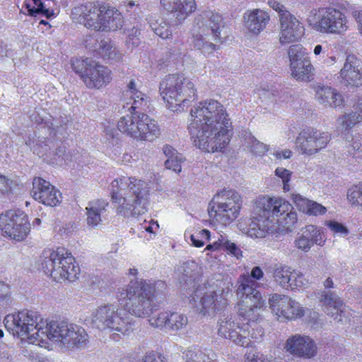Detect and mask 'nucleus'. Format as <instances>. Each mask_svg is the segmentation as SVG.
<instances>
[{
    "label": "nucleus",
    "instance_id": "f257e3e1",
    "mask_svg": "<svg viewBox=\"0 0 362 362\" xmlns=\"http://www.w3.org/2000/svg\"><path fill=\"white\" fill-rule=\"evenodd\" d=\"M165 284L163 281H131L126 288L117 291V299L126 311L116 305L107 304L95 309L91 314L92 324L101 330L129 335L134 328V321L129 316L149 317L159 308Z\"/></svg>",
    "mask_w": 362,
    "mask_h": 362
},
{
    "label": "nucleus",
    "instance_id": "f03ea898",
    "mask_svg": "<svg viewBox=\"0 0 362 362\" xmlns=\"http://www.w3.org/2000/svg\"><path fill=\"white\" fill-rule=\"evenodd\" d=\"M263 276L264 272L259 267H253L250 276H240L237 289V295L240 298L238 303V316L219 320V336L243 347L252 346L262 339L264 332L256 322L265 308V300L255 288L257 283L252 279L260 280Z\"/></svg>",
    "mask_w": 362,
    "mask_h": 362
},
{
    "label": "nucleus",
    "instance_id": "7ed1b4c3",
    "mask_svg": "<svg viewBox=\"0 0 362 362\" xmlns=\"http://www.w3.org/2000/svg\"><path fill=\"white\" fill-rule=\"evenodd\" d=\"M230 128L229 115L218 100H206L191 109L188 130L196 136L195 146L205 152L222 151L230 141Z\"/></svg>",
    "mask_w": 362,
    "mask_h": 362
},
{
    "label": "nucleus",
    "instance_id": "20e7f679",
    "mask_svg": "<svg viewBox=\"0 0 362 362\" xmlns=\"http://www.w3.org/2000/svg\"><path fill=\"white\" fill-rule=\"evenodd\" d=\"M110 189L112 201L117 204L119 216L129 218L147 212L150 186L146 180L133 176H122L111 182Z\"/></svg>",
    "mask_w": 362,
    "mask_h": 362
},
{
    "label": "nucleus",
    "instance_id": "39448f33",
    "mask_svg": "<svg viewBox=\"0 0 362 362\" xmlns=\"http://www.w3.org/2000/svg\"><path fill=\"white\" fill-rule=\"evenodd\" d=\"M309 26L320 35L345 36L352 27L349 16L334 6L313 9L308 18Z\"/></svg>",
    "mask_w": 362,
    "mask_h": 362
},
{
    "label": "nucleus",
    "instance_id": "423d86ee",
    "mask_svg": "<svg viewBox=\"0 0 362 362\" xmlns=\"http://www.w3.org/2000/svg\"><path fill=\"white\" fill-rule=\"evenodd\" d=\"M222 21L219 13L211 11L204 12L200 18H197L192 29V43L204 54H211L217 49L215 42H221Z\"/></svg>",
    "mask_w": 362,
    "mask_h": 362
},
{
    "label": "nucleus",
    "instance_id": "0eeeda50",
    "mask_svg": "<svg viewBox=\"0 0 362 362\" xmlns=\"http://www.w3.org/2000/svg\"><path fill=\"white\" fill-rule=\"evenodd\" d=\"M5 327L13 336L27 337L28 342L40 345L45 337H38L40 331L47 328L48 322L44 321L37 312L22 310L16 314L8 315L4 319Z\"/></svg>",
    "mask_w": 362,
    "mask_h": 362
},
{
    "label": "nucleus",
    "instance_id": "6e6552de",
    "mask_svg": "<svg viewBox=\"0 0 362 362\" xmlns=\"http://www.w3.org/2000/svg\"><path fill=\"white\" fill-rule=\"evenodd\" d=\"M255 214L264 216V218L274 221L276 224L286 229L293 227L297 222V214L292 205L281 197L261 196L254 202Z\"/></svg>",
    "mask_w": 362,
    "mask_h": 362
},
{
    "label": "nucleus",
    "instance_id": "1a4fd4ad",
    "mask_svg": "<svg viewBox=\"0 0 362 362\" xmlns=\"http://www.w3.org/2000/svg\"><path fill=\"white\" fill-rule=\"evenodd\" d=\"M45 337L44 344L47 340L61 343L68 348H81L88 341V335L81 326L66 321H51L47 328L40 331L38 337Z\"/></svg>",
    "mask_w": 362,
    "mask_h": 362
},
{
    "label": "nucleus",
    "instance_id": "9d476101",
    "mask_svg": "<svg viewBox=\"0 0 362 362\" xmlns=\"http://www.w3.org/2000/svg\"><path fill=\"white\" fill-rule=\"evenodd\" d=\"M43 272L56 281H74L78 278L80 269L73 255L64 247L50 252L42 262Z\"/></svg>",
    "mask_w": 362,
    "mask_h": 362
},
{
    "label": "nucleus",
    "instance_id": "9b49d317",
    "mask_svg": "<svg viewBox=\"0 0 362 362\" xmlns=\"http://www.w3.org/2000/svg\"><path fill=\"white\" fill-rule=\"evenodd\" d=\"M241 204V197L235 191L221 190L214 196L209 204V215L216 223L226 226L238 217Z\"/></svg>",
    "mask_w": 362,
    "mask_h": 362
},
{
    "label": "nucleus",
    "instance_id": "f8f14e48",
    "mask_svg": "<svg viewBox=\"0 0 362 362\" xmlns=\"http://www.w3.org/2000/svg\"><path fill=\"white\" fill-rule=\"evenodd\" d=\"M30 231L28 216L21 210H8L0 214V232L16 242L24 240Z\"/></svg>",
    "mask_w": 362,
    "mask_h": 362
},
{
    "label": "nucleus",
    "instance_id": "ddd939ff",
    "mask_svg": "<svg viewBox=\"0 0 362 362\" xmlns=\"http://www.w3.org/2000/svg\"><path fill=\"white\" fill-rule=\"evenodd\" d=\"M74 71L89 88H100L103 85L110 82L111 71L106 66L98 64V62L88 60L76 59L72 63Z\"/></svg>",
    "mask_w": 362,
    "mask_h": 362
},
{
    "label": "nucleus",
    "instance_id": "4468645a",
    "mask_svg": "<svg viewBox=\"0 0 362 362\" xmlns=\"http://www.w3.org/2000/svg\"><path fill=\"white\" fill-rule=\"evenodd\" d=\"M269 305L272 313L281 322L299 319L304 316L308 310L290 296L278 293L270 296Z\"/></svg>",
    "mask_w": 362,
    "mask_h": 362
},
{
    "label": "nucleus",
    "instance_id": "2eb2a0df",
    "mask_svg": "<svg viewBox=\"0 0 362 362\" xmlns=\"http://www.w3.org/2000/svg\"><path fill=\"white\" fill-rule=\"evenodd\" d=\"M331 140V134L316 129L301 132L296 138V145L301 153L313 156L325 148Z\"/></svg>",
    "mask_w": 362,
    "mask_h": 362
},
{
    "label": "nucleus",
    "instance_id": "dca6fc26",
    "mask_svg": "<svg viewBox=\"0 0 362 362\" xmlns=\"http://www.w3.org/2000/svg\"><path fill=\"white\" fill-rule=\"evenodd\" d=\"M284 349L291 355L304 359L315 358L318 353L317 342L309 335L295 334L285 341Z\"/></svg>",
    "mask_w": 362,
    "mask_h": 362
},
{
    "label": "nucleus",
    "instance_id": "f3484780",
    "mask_svg": "<svg viewBox=\"0 0 362 362\" xmlns=\"http://www.w3.org/2000/svg\"><path fill=\"white\" fill-rule=\"evenodd\" d=\"M106 6L94 1H88L74 8L72 14L78 21L86 28L100 30L102 18Z\"/></svg>",
    "mask_w": 362,
    "mask_h": 362
},
{
    "label": "nucleus",
    "instance_id": "a211bd4d",
    "mask_svg": "<svg viewBox=\"0 0 362 362\" xmlns=\"http://www.w3.org/2000/svg\"><path fill=\"white\" fill-rule=\"evenodd\" d=\"M304 33L303 24L293 13H286L279 19V41L281 45L298 42Z\"/></svg>",
    "mask_w": 362,
    "mask_h": 362
},
{
    "label": "nucleus",
    "instance_id": "6ab92c4d",
    "mask_svg": "<svg viewBox=\"0 0 362 362\" xmlns=\"http://www.w3.org/2000/svg\"><path fill=\"white\" fill-rule=\"evenodd\" d=\"M320 301L325 312L334 320L343 322L349 320L351 310L335 293L322 291L320 296Z\"/></svg>",
    "mask_w": 362,
    "mask_h": 362
},
{
    "label": "nucleus",
    "instance_id": "aec40b11",
    "mask_svg": "<svg viewBox=\"0 0 362 362\" xmlns=\"http://www.w3.org/2000/svg\"><path fill=\"white\" fill-rule=\"evenodd\" d=\"M338 78L345 86H362V61L354 54L347 55Z\"/></svg>",
    "mask_w": 362,
    "mask_h": 362
},
{
    "label": "nucleus",
    "instance_id": "412c9836",
    "mask_svg": "<svg viewBox=\"0 0 362 362\" xmlns=\"http://www.w3.org/2000/svg\"><path fill=\"white\" fill-rule=\"evenodd\" d=\"M31 194L35 200L49 206H57L62 198L57 189L41 177L33 179Z\"/></svg>",
    "mask_w": 362,
    "mask_h": 362
},
{
    "label": "nucleus",
    "instance_id": "4be33fe9",
    "mask_svg": "<svg viewBox=\"0 0 362 362\" xmlns=\"http://www.w3.org/2000/svg\"><path fill=\"white\" fill-rule=\"evenodd\" d=\"M181 79L178 75H170L160 84V91L166 107L173 112H177L181 105Z\"/></svg>",
    "mask_w": 362,
    "mask_h": 362
},
{
    "label": "nucleus",
    "instance_id": "5701e85b",
    "mask_svg": "<svg viewBox=\"0 0 362 362\" xmlns=\"http://www.w3.org/2000/svg\"><path fill=\"white\" fill-rule=\"evenodd\" d=\"M255 214L254 208L252 209V216L248 221L247 223L239 224V229L247 236L252 238H263L270 231L272 232L274 228V221L269 218H264V216Z\"/></svg>",
    "mask_w": 362,
    "mask_h": 362
},
{
    "label": "nucleus",
    "instance_id": "b1692460",
    "mask_svg": "<svg viewBox=\"0 0 362 362\" xmlns=\"http://www.w3.org/2000/svg\"><path fill=\"white\" fill-rule=\"evenodd\" d=\"M270 20L269 12L261 8L249 9L243 14L244 27L254 36H258L267 28Z\"/></svg>",
    "mask_w": 362,
    "mask_h": 362
},
{
    "label": "nucleus",
    "instance_id": "393cba45",
    "mask_svg": "<svg viewBox=\"0 0 362 362\" xmlns=\"http://www.w3.org/2000/svg\"><path fill=\"white\" fill-rule=\"evenodd\" d=\"M313 88L315 93V98L320 104L334 108L343 105L344 98L334 88L320 84L315 85Z\"/></svg>",
    "mask_w": 362,
    "mask_h": 362
},
{
    "label": "nucleus",
    "instance_id": "a878e982",
    "mask_svg": "<svg viewBox=\"0 0 362 362\" xmlns=\"http://www.w3.org/2000/svg\"><path fill=\"white\" fill-rule=\"evenodd\" d=\"M141 113L134 112L132 115L122 117L117 122V129L119 132L132 139H141Z\"/></svg>",
    "mask_w": 362,
    "mask_h": 362
},
{
    "label": "nucleus",
    "instance_id": "bb28decb",
    "mask_svg": "<svg viewBox=\"0 0 362 362\" xmlns=\"http://www.w3.org/2000/svg\"><path fill=\"white\" fill-rule=\"evenodd\" d=\"M291 199L298 211L308 216H320L325 214L327 208L321 204L307 199L300 194H292Z\"/></svg>",
    "mask_w": 362,
    "mask_h": 362
},
{
    "label": "nucleus",
    "instance_id": "cd10ccee",
    "mask_svg": "<svg viewBox=\"0 0 362 362\" xmlns=\"http://www.w3.org/2000/svg\"><path fill=\"white\" fill-rule=\"evenodd\" d=\"M109 203L104 199L91 201L86 206L87 223L96 228L102 224L101 214L106 211Z\"/></svg>",
    "mask_w": 362,
    "mask_h": 362
},
{
    "label": "nucleus",
    "instance_id": "c85d7f7f",
    "mask_svg": "<svg viewBox=\"0 0 362 362\" xmlns=\"http://www.w3.org/2000/svg\"><path fill=\"white\" fill-rule=\"evenodd\" d=\"M141 139L139 140L152 141L160 135V128L157 122L148 115L141 113Z\"/></svg>",
    "mask_w": 362,
    "mask_h": 362
},
{
    "label": "nucleus",
    "instance_id": "c756f323",
    "mask_svg": "<svg viewBox=\"0 0 362 362\" xmlns=\"http://www.w3.org/2000/svg\"><path fill=\"white\" fill-rule=\"evenodd\" d=\"M102 31H114L122 27L123 18L117 10L106 6L101 23Z\"/></svg>",
    "mask_w": 362,
    "mask_h": 362
},
{
    "label": "nucleus",
    "instance_id": "7c9ffc66",
    "mask_svg": "<svg viewBox=\"0 0 362 362\" xmlns=\"http://www.w3.org/2000/svg\"><path fill=\"white\" fill-rule=\"evenodd\" d=\"M202 308L201 312L204 314L208 310H218L226 305L227 300L222 294H218L214 291L206 292L200 301Z\"/></svg>",
    "mask_w": 362,
    "mask_h": 362
},
{
    "label": "nucleus",
    "instance_id": "2f4dec72",
    "mask_svg": "<svg viewBox=\"0 0 362 362\" xmlns=\"http://www.w3.org/2000/svg\"><path fill=\"white\" fill-rule=\"evenodd\" d=\"M290 69L292 76L300 81H310L314 71V67L310 59L300 61V63L291 66Z\"/></svg>",
    "mask_w": 362,
    "mask_h": 362
},
{
    "label": "nucleus",
    "instance_id": "473e14b6",
    "mask_svg": "<svg viewBox=\"0 0 362 362\" xmlns=\"http://www.w3.org/2000/svg\"><path fill=\"white\" fill-rule=\"evenodd\" d=\"M312 245L323 247L327 241V236L322 228L315 225L309 224L301 228Z\"/></svg>",
    "mask_w": 362,
    "mask_h": 362
},
{
    "label": "nucleus",
    "instance_id": "72a5a7b5",
    "mask_svg": "<svg viewBox=\"0 0 362 362\" xmlns=\"http://www.w3.org/2000/svg\"><path fill=\"white\" fill-rule=\"evenodd\" d=\"M244 145L255 156L262 157L269 151V146L258 141L251 133L246 132L244 136Z\"/></svg>",
    "mask_w": 362,
    "mask_h": 362
},
{
    "label": "nucleus",
    "instance_id": "f704fd0d",
    "mask_svg": "<svg viewBox=\"0 0 362 362\" xmlns=\"http://www.w3.org/2000/svg\"><path fill=\"white\" fill-rule=\"evenodd\" d=\"M292 268L285 264L276 265L273 272V278L274 281L282 288L286 289L288 284L290 276H291Z\"/></svg>",
    "mask_w": 362,
    "mask_h": 362
},
{
    "label": "nucleus",
    "instance_id": "c9c22d12",
    "mask_svg": "<svg viewBox=\"0 0 362 362\" xmlns=\"http://www.w3.org/2000/svg\"><path fill=\"white\" fill-rule=\"evenodd\" d=\"M362 121V115L357 112L344 113L338 117L337 123L338 128L347 131L352 129Z\"/></svg>",
    "mask_w": 362,
    "mask_h": 362
},
{
    "label": "nucleus",
    "instance_id": "e433bc0d",
    "mask_svg": "<svg viewBox=\"0 0 362 362\" xmlns=\"http://www.w3.org/2000/svg\"><path fill=\"white\" fill-rule=\"evenodd\" d=\"M25 6L28 8V13L32 16H36L38 13H42L47 18H50L54 13L49 9L45 8L41 0H25Z\"/></svg>",
    "mask_w": 362,
    "mask_h": 362
},
{
    "label": "nucleus",
    "instance_id": "4c0bfd02",
    "mask_svg": "<svg viewBox=\"0 0 362 362\" xmlns=\"http://www.w3.org/2000/svg\"><path fill=\"white\" fill-rule=\"evenodd\" d=\"M290 66L295 65V64L300 63L305 59H310L307 54L306 49L302 45L296 44L291 45L288 51Z\"/></svg>",
    "mask_w": 362,
    "mask_h": 362
},
{
    "label": "nucleus",
    "instance_id": "58836bf2",
    "mask_svg": "<svg viewBox=\"0 0 362 362\" xmlns=\"http://www.w3.org/2000/svg\"><path fill=\"white\" fill-rule=\"evenodd\" d=\"M346 198L352 206L362 210V182L351 187L347 191Z\"/></svg>",
    "mask_w": 362,
    "mask_h": 362
},
{
    "label": "nucleus",
    "instance_id": "ea45409f",
    "mask_svg": "<svg viewBox=\"0 0 362 362\" xmlns=\"http://www.w3.org/2000/svg\"><path fill=\"white\" fill-rule=\"evenodd\" d=\"M308 284V280L301 272L292 269L288 282L290 285L285 290L300 289L306 287Z\"/></svg>",
    "mask_w": 362,
    "mask_h": 362
},
{
    "label": "nucleus",
    "instance_id": "a19ab883",
    "mask_svg": "<svg viewBox=\"0 0 362 362\" xmlns=\"http://www.w3.org/2000/svg\"><path fill=\"white\" fill-rule=\"evenodd\" d=\"M185 238L186 241H188L189 239L192 243V245L197 247H203L206 243L210 240L211 233L207 229H202L194 234L189 235V237L185 233Z\"/></svg>",
    "mask_w": 362,
    "mask_h": 362
},
{
    "label": "nucleus",
    "instance_id": "79ce46f5",
    "mask_svg": "<svg viewBox=\"0 0 362 362\" xmlns=\"http://www.w3.org/2000/svg\"><path fill=\"white\" fill-rule=\"evenodd\" d=\"M293 173L285 168L277 167L274 170V176L278 181H280L283 185V189L284 192H288L291 189L290 181Z\"/></svg>",
    "mask_w": 362,
    "mask_h": 362
},
{
    "label": "nucleus",
    "instance_id": "37998d69",
    "mask_svg": "<svg viewBox=\"0 0 362 362\" xmlns=\"http://www.w3.org/2000/svg\"><path fill=\"white\" fill-rule=\"evenodd\" d=\"M130 100H132L130 109L135 112L136 109L144 110L148 107V97L141 91L136 92L132 95H129Z\"/></svg>",
    "mask_w": 362,
    "mask_h": 362
},
{
    "label": "nucleus",
    "instance_id": "c03bdc74",
    "mask_svg": "<svg viewBox=\"0 0 362 362\" xmlns=\"http://www.w3.org/2000/svg\"><path fill=\"white\" fill-rule=\"evenodd\" d=\"M182 96H185L182 103L186 101L194 100L197 98V89L192 81L186 79L182 81Z\"/></svg>",
    "mask_w": 362,
    "mask_h": 362
},
{
    "label": "nucleus",
    "instance_id": "a18cd8bd",
    "mask_svg": "<svg viewBox=\"0 0 362 362\" xmlns=\"http://www.w3.org/2000/svg\"><path fill=\"white\" fill-rule=\"evenodd\" d=\"M293 245L296 248L303 252H309L313 246L311 242L308 239L305 233L301 230L298 233L293 242Z\"/></svg>",
    "mask_w": 362,
    "mask_h": 362
},
{
    "label": "nucleus",
    "instance_id": "49530a36",
    "mask_svg": "<svg viewBox=\"0 0 362 362\" xmlns=\"http://www.w3.org/2000/svg\"><path fill=\"white\" fill-rule=\"evenodd\" d=\"M167 331H177L181 327V314L179 312L168 313Z\"/></svg>",
    "mask_w": 362,
    "mask_h": 362
},
{
    "label": "nucleus",
    "instance_id": "de8ad7c7",
    "mask_svg": "<svg viewBox=\"0 0 362 362\" xmlns=\"http://www.w3.org/2000/svg\"><path fill=\"white\" fill-rule=\"evenodd\" d=\"M200 267L194 261L187 262L183 265L184 275L195 281L199 274Z\"/></svg>",
    "mask_w": 362,
    "mask_h": 362
},
{
    "label": "nucleus",
    "instance_id": "09e8293b",
    "mask_svg": "<svg viewBox=\"0 0 362 362\" xmlns=\"http://www.w3.org/2000/svg\"><path fill=\"white\" fill-rule=\"evenodd\" d=\"M168 312L160 313L157 316L152 317L148 320L151 327L167 330Z\"/></svg>",
    "mask_w": 362,
    "mask_h": 362
},
{
    "label": "nucleus",
    "instance_id": "8fccbe9b",
    "mask_svg": "<svg viewBox=\"0 0 362 362\" xmlns=\"http://www.w3.org/2000/svg\"><path fill=\"white\" fill-rule=\"evenodd\" d=\"M224 243L223 250L226 251L228 255L235 257L237 259L243 257V252L236 244L232 243L227 238Z\"/></svg>",
    "mask_w": 362,
    "mask_h": 362
},
{
    "label": "nucleus",
    "instance_id": "3c124183",
    "mask_svg": "<svg viewBox=\"0 0 362 362\" xmlns=\"http://www.w3.org/2000/svg\"><path fill=\"white\" fill-rule=\"evenodd\" d=\"M350 151L353 157H354L358 162L362 160V141L359 137L354 138L351 144Z\"/></svg>",
    "mask_w": 362,
    "mask_h": 362
},
{
    "label": "nucleus",
    "instance_id": "603ef678",
    "mask_svg": "<svg viewBox=\"0 0 362 362\" xmlns=\"http://www.w3.org/2000/svg\"><path fill=\"white\" fill-rule=\"evenodd\" d=\"M326 226H327L334 233H337L343 236L346 235L349 233V230L346 227L339 222L328 221L326 222Z\"/></svg>",
    "mask_w": 362,
    "mask_h": 362
},
{
    "label": "nucleus",
    "instance_id": "864d4df0",
    "mask_svg": "<svg viewBox=\"0 0 362 362\" xmlns=\"http://www.w3.org/2000/svg\"><path fill=\"white\" fill-rule=\"evenodd\" d=\"M267 5L278 13L279 19L286 16V13H291L286 9L284 5L276 0H269L267 1Z\"/></svg>",
    "mask_w": 362,
    "mask_h": 362
},
{
    "label": "nucleus",
    "instance_id": "5fc2aeb1",
    "mask_svg": "<svg viewBox=\"0 0 362 362\" xmlns=\"http://www.w3.org/2000/svg\"><path fill=\"white\" fill-rule=\"evenodd\" d=\"M226 239V237L220 235L217 240H215L213 243L207 244L203 252L223 250Z\"/></svg>",
    "mask_w": 362,
    "mask_h": 362
},
{
    "label": "nucleus",
    "instance_id": "6e6d98bb",
    "mask_svg": "<svg viewBox=\"0 0 362 362\" xmlns=\"http://www.w3.org/2000/svg\"><path fill=\"white\" fill-rule=\"evenodd\" d=\"M165 165L166 168L173 170L175 172L180 173L181 171V162L177 158V156H175V158L169 157L165 160Z\"/></svg>",
    "mask_w": 362,
    "mask_h": 362
},
{
    "label": "nucleus",
    "instance_id": "4d7b16f0",
    "mask_svg": "<svg viewBox=\"0 0 362 362\" xmlns=\"http://www.w3.org/2000/svg\"><path fill=\"white\" fill-rule=\"evenodd\" d=\"M197 4L194 0H182V16H187L195 11Z\"/></svg>",
    "mask_w": 362,
    "mask_h": 362
},
{
    "label": "nucleus",
    "instance_id": "13d9d810",
    "mask_svg": "<svg viewBox=\"0 0 362 362\" xmlns=\"http://www.w3.org/2000/svg\"><path fill=\"white\" fill-rule=\"evenodd\" d=\"M246 362H274L272 356H268L262 353H256L252 354L251 357L247 358Z\"/></svg>",
    "mask_w": 362,
    "mask_h": 362
},
{
    "label": "nucleus",
    "instance_id": "bf43d9fd",
    "mask_svg": "<svg viewBox=\"0 0 362 362\" xmlns=\"http://www.w3.org/2000/svg\"><path fill=\"white\" fill-rule=\"evenodd\" d=\"M271 154L277 160L289 159L293 155L292 151L289 149H276Z\"/></svg>",
    "mask_w": 362,
    "mask_h": 362
},
{
    "label": "nucleus",
    "instance_id": "052dcab7",
    "mask_svg": "<svg viewBox=\"0 0 362 362\" xmlns=\"http://www.w3.org/2000/svg\"><path fill=\"white\" fill-rule=\"evenodd\" d=\"M143 362H168L165 358L160 354H156L154 353H149L146 354Z\"/></svg>",
    "mask_w": 362,
    "mask_h": 362
},
{
    "label": "nucleus",
    "instance_id": "680f3d73",
    "mask_svg": "<svg viewBox=\"0 0 362 362\" xmlns=\"http://www.w3.org/2000/svg\"><path fill=\"white\" fill-rule=\"evenodd\" d=\"M106 49H111V52H106V57L112 59L115 61H119L122 58V54L120 53L115 47L112 45H108Z\"/></svg>",
    "mask_w": 362,
    "mask_h": 362
},
{
    "label": "nucleus",
    "instance_id": "e2e57ef3",
    "mask_svg": "<svg viewBox=\"0 0 362 362\" xmlns=\"http://www.w3.org/2000/svg\"><path fill=\"white\" fill-rule=\"evenodd\" d=\"M11 181L0 175V192H8L11 189Z\"/></svg>",
    "mask_w": 362,
    "mask_h": 362
},
{
    "label": "nucleus",
    "instance_id": "0e129e2a",
    "mask_svg": "<svg viewBox=\"0 0 362 362\" xmlns=\"http://www.w3.org/2000/svg\"><path fill=\"white\" fill-rule=\"evenodd\" d=\"M139 90L137 88L136 83L134 79L130 80L129 83L127 85V95H132V94H134L136 92H139Z\"/></svg>",
    "mask_w": 362,
    "mask_h": 362
},
{
    "label": "nucleus",
    "instance_id": "69168bd1",
    "mask_svg": "<svg viewBox=\"0 0 362 362\" xmlns=\"http://www.w3.org/2000/svg\"><path fill=\"white\" fill-rule=\"evenodd\" d=\"M163 153L168 157V158L169 157L175 158V156H177V152L176 151V150L168 145H166L163 147Z\"/></svg>",
    "mask_w": 362,
    "mask_h": 362
},
{
    "label": "nucleus",
    "instance_id": "338daca9",
    "mask_svg": "<svg viewBox=\"0 0 362 362\" xmlns=\"http://www.w3.org/2000/svg\"><path fill=\"white\" fill-rule=\"evenodd\" d=\"M30 119L35 123L40 124L44 120V115L40 112L36 110L30 115Z\"/></svg>",
    "mask_w": 362,
    "mask_h": 362
},
{
    "label": "nucleus",
    "instance_id": "774afa93",
    "mask_svg": "<svg viewBox=\"0 0 362 362\" xmlns=\"http://www.w3.org/2000/svg\"><path fill=\"white\" fill-rule=\"evenodd\" d=\"M325 52L326 50L322 45H316L313 48V54L317 58L320 57L321 54H325Z\"/></svg>",
    "mask_w": 362,
    "mask_h": 362
}]
</instances>
